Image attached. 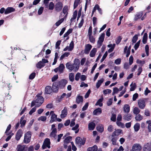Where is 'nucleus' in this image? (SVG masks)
I'll return each instance as SVG.
<instances>
[{"label":"nucleus","instance_id":"nucleus-1","mask_svg":"<svg viewBox=\"0 0 151 151\" xmlns=\"http://www.w3.org/2000/svg\"><path fill=\"white\" fill-rule=\"evenodd\" d=\"M80 63L79 60L78 59H75L73 64L68 63L66 65V67L71 71L74 70L76 72L79 69Z\"/></svg>","mask_w":151,"mask_h":151},{"label":"nucleus","instance_id":"nucleus-2","mask_svg":"<svg viewBox=\"0 0 151 151\" xmlns=\"http://www.w3.org/2000/svg\"><path fill=\"white\" fill-rule=\"evenodd\" d=\"M67 83L66 80L63 79L60 81H57L53 83L52 86V88L54 91L56 92L59 88H64Z\"/></svg>","mask_w":151,"mask_h":151},{"label":"nucleus","instance_id":"nucleus-3","mask_svg":"<svg viewBox=\"0 0 151 151\" xmlns=\"http://www.w3.org/2000/svg\"><path fill=\"white\" fill-rule=\"evenodd\" d=\"M147 101V99H141L137 101L139 107L141 109L145 108L146 105V102Z\"/></svg>","mask_w":151,"mask_h":151},{"label":"nucleus","instance_id":"nucleus-4","mask_svg":"<svg viewBox=\"0 0 151 151\" xmlns=\"http://www.w3.org/2000/svg\"><path fill=\"white\" fill-rule=\"evenodd\" d=\"M32 135L31 132L29 131L27 132L25 134L24 142L26 144H27L30 142Z\"/></svg>","mask_w":151,"mask_h":151},{"label":"nucleus","instance_id":"nucleus-5","mask_svg":"<svg viewBox=\"0 0 151 151\" xmlns=\"http://www.w3.org/2000/svg\"><path fill=\"white\" fill-rule=\"evenodd\" d=\"M50 139L47 138L44 141L42 148L43 149H45L47 147L50 148Z\"/></svg>","mask_w":151,"mask_h":151},{"label":"nucleus","instance_id":"nucleus-6","mask_svg":"<svg viewBox=\"0 0 151 151\" xmlns=\"http://www.w3.org/2000/svg\"><path fill=\"white\" fill-rule=\"evenodd\" d=\"M76 143L79 146H81L84 144L86 139L85 138L82 139L80 137H77L76 138Z\"/></svg>","mask_w":151,"mask_h":151},{"label":"nucleus","instance_id":"nucleus-7","mask_svg":"<svg viewBox=\"0 0 151 151\" xmlns=\"http://www.w3.org/2000/svg\"><path fill=\"white\" fill-rule=\"evenodd\" d=\"M36 96L37 98L36 100V102L37 103H38V104H37L36 106L37 107H38L42 104L44 99L42 96H40L39 95H37Z\"/></svg>","mask_w":151,"mask_h":151},{"label":"nucleus","instance_id":"nucleus-8","mask_svg":"<svg viewBox=\"0 0 151 151\" xmlns=\"http://www.w3.org/2000/svg\"><path fill=\"white\" fill-rule=\"evenodd\" d=\"M142 149V147L139 144H134L132 147V151H140Z\"/></svg>","mask_w":151,"mask_h":151},{"label":"nucleus","instance_id":"nucleus-9","mask_svg":"<svg viewBox=\"0 0 151 151\" xmlns=\"http://www.w3.org/2000/svg\"><path fill=\"white\" fill-rule=\"evenodd\" d=\"M104 36L105 34L102 33L99 37L97 42V45L99 48L102 45V42L104 40Z\"/></svg>","mask_w":151,"mask_h":151},{"label":"nucleus","instance_id":"nucleus-10","mask_svg":"<svg viewBox=\"0 0 151 151\" xmlns=\"http://www.w3.org/2000/svg\"><path fill=\"white\" fill-rule=\"evenodd\" d=\"M63 7V4L60 2H58L55 5V10L58 12L60 11Z\"/></svg>","mask_w":151,"mask_h":151},{"label":"nucleus","instance_id":"nucleus-11","mask_svg":"<svg viewBox=\"0 0 151 151\" xmlns=\"http://www.w3.org/2000/svg\"><path fill=\"white\" fill-rule=\"evenodd\" d=\"M92 46L91 45L88 44L86 45L85 46V49L84 50V53L85 54H88L89 53L90 50L92 48Z\"/></svg>","mask_w":151,"mask_h":151},{"label":"nucleus","instance_id":"nucleus-12","mask_svg":"<svg viewBox=\"0 0 151 151\" xmlns=\"http://www.w3.org/2000/svg\"><path fill=\"white\" fill-rule=\"evenodd\" d=\"M67 114V108L64 107V109L62 111L61 114H60V117L63 118L65 117Z\"/></svg>","mask_w":151,"mask_h":151},{"label":"nucleus","instance_id":"nucleus-13","mask_svg":"<svg viewBox=\"0 0 151 151\" xmlns=\"http://www.w3.org/2000/svg\"><path fill=\"white\" fill-rule=\"evenodd\" d=\"M22 132L21 130H19L17 132L16 136V139L18 141L19 140L20 138L22 137Z\"/></svg>","mask_w":151,"mask_h":151},{"label":"nucleus","instance_id":"nucleus-14","mask_svg":"<svg viewBox=\"0 0 151 151\" xmlns=\"http://www.w3.org/2000/svg\"><path fill=\"white\" fill-rule=\"evenodd\" d=\"M122 132V130L121 129H115V131L113 132L112 134V136H118L121 134Z\"/></svg>","mask_w":151,"mask_h":151},{"label":"nucleus","instance_id":"nucleus-15","mask_svg":"<svg viewBox=\"0 0 151 151\" xmlns=\"http://www.w3.org/2000/svg\"><path fill=\"white\" fill-rule=\"evenodd\" d=\"M15 11V9L12 7H9L6 9L4 13L5 14H7Z\"/></svg>","mask_w":151,"mask_h":151},{"label":"nucleus","instance_id":"nucleus-16","mask_svg":"<svg viewBox=\"0 0 151 151\" xmlns=\"http://www.w3.org/2000/svg\"><path fill=\"white\" fill-rule=\"evenodd\" d=\"M50 114L51 115L50 121L53 122L55 121L57 118V115L54 114V112L52 111H51Z\"/></svg>","mask_w":151,"mask_h":151},{"label":"nucleus","instance_id":"nucleus-17","mask_svg":"<svg viewBox=\"0 0 151 151\" xmlns=\"http://www.w3.org/2000/svg\"><path fill=\"white\" fill-rule=\"evenodd\" d=\"M52 90L53 91V89L52 90L51 87L49 86H47L45 88V93L47 94H50L52 92Z\"/></svg>","mask_w":151,"mask_h":151},{"label":"nucleus","instance_id":"nucleus-18","mask_svg":"<svg viewBox=\"0 0 151 151\" xmlns=\"http://www.w3.org/2000/svg\"><path fill=\"white\" fill-rule=\"evenodd\" d=\"M95 127V124L93 122L89 123L88 125V129L90 130H93Z\"/></svg>","mask_w":151,"mask_h":151},{"label":"nucleus","instance_id":"nucleus-19","mask_svg":"<svg viewBox=\"0 0 151 151\" xmlns=\"http://www.w3.org/2000/svg\"><path fill=\"white\" fill-rule=\"evenodd\" d=\"M123 110L124 112L128 113L130 111V106L128 104L124 105L123 107Z\"/></svg>","mask_w":151,"mask_h":151},{"label":"nucleus","instance_id":"nucleus-20","mask_svg":"<svg viewBox=\"0 0 151 151\" xmlns=\"http://www.w3.org/2000/svg\"><path fill=\"white\" fill-rule=\"evenodd\" d=\"M132 114H125L123 116V119L124 120L129 121L132 118Z\"/></svg>","mask_w":151,"mask_h":151},{"label":"nucleus","instance_id":"nucleus-21","mask_svg":"<svg viewBox=\"0 0 151 151\" xmlns=\"http://www.w3.org/2000/svg\"><path fill=\"white\" fill-rule=\"evenodd\" d=\"M76 101L78 104L82 103L83 101V97L82 96L78 95L76 97Z\"/></svg>","mask_w":151,"mask_h":151},{"label":"nucleus","instance_id":"nucleus-22","mask_svg":"<svg viewBox=\"0 0 151 151\" xmlns=\"http://www.w3.org/2000/svg\"><path fill=\"white\" fill-rule=\"evenodd\" d=\"M102 112V110L100 108H99L93 111V114L94 115H97L100 114Z\"/></svg>","mask_w":151,"mask_h":151},{"label":"nucleus","instance_id":"nucleus-23","mask_svg":"<svg viewBox=\"0 0 151 151\" xmlns=\"http://www.w3.org/2000/svg\"><path fill=\"white\" fill-rule=\"evenodd\" d=\"M57 129L56 128L53 129L50 134V136L51 137L55 138L56 135Z\"/></svg>","mask_w":151,"mask_h":151},{"label":"nucleus","instance_id":"nucleus-24","mask_svg":"<svg viewBox=\"0 0 151 151\" xmlns=\"http://www.w3.org/2000/svg\"><path fill=\"white\" fill-rule=\"evenodd\" d=\"M142 13H138L135 15L134 18V20L135 21H137L140 19L142 16Z\"/></svg>","mask_w":151,"mask_h":151},{"label":"nucleus","instance_id":"nucleus-25","mask_svg":"<svg viewBox=\"0 0 151 151\" xmlns=\"http://www.w3.org/2000/svg\"><path fill=\"white\" fill-rule=\"evenodd\" d=\"M96 51V48L93 49L90 52V56L91 57H94L95 55Z\"/></svg>","mask_w":151,"mask_h":151},{"label":"nucleus","instance_id":"nucleus-26","mask_svg":"<svg viewBox=\"0 0 151 151\" xmlns=\"http://www.w3.org/2000/svg\"><path fill=\"white\" fill-rule=\"evenodd\" d=\"M147 34L146 33H144L142 38V42L143 44H145L147 42Z\"/></svg>","mask_w":151,"mask_h":151},{"label":"nucleus","instance_id":"nucleus-27","mask_svg":"<svg viewBox=\"0 0 151 151\" xmlns=\"http://www.w3.org/2000/svg\"><path fill=\"white\" fill-rule=\"evenodd\" d=\"M103 100V98L102 97L99 99L98 101L96 102L95 104L96 106L99 105L100 106H102L103 105V104L102 102Z\"/></svg>","mask_w":151,"mask_h":151},{"label":"nucleus","instance_id":"nucleus-28","mask_svg":"<svg viewBox=\"0 0 151 151\" xmlns=\"http://www.w3.org/2000/svg\"><path fill=\"white\" fill-rule=\"evenodd\" d=\"M58 68L60 73H62L63 72V70L65 68V66L63 64H61Z\"/></svg>","mask_w":151,"mask_h":151},{"label":"nucleus","instance_id":"nucleus-29","mask_svg":"<svg viewBox=\"0 0 151 151\" xmlns=\"http://www.w3.org/2000/svg\"><path fill=\"white\" fill-rule=\"evenodd\" d=\"M44 65H45L41 61H40L38 62L36 65L37 67L40 69L44 67Z\"/></svg>","mask_w":151,"mask_h":151},{"label":"nucleus","instance_id":"nucleus-30","mask_svg":"<svg viewBox=\"0 0 151 151\" xmlns=\"http://www.w3.org/2000/svg\"><path fill=\"white\" fill-rule=\"evenodd\" d=\"M104 81V79L103 78H101L98 81L96 85V87L97 88L99 87L101 83L103 82Z\"/></svg>","mask_w":151,"mask_h":151},{"label":"nucleus","instance_id":"nucleus-31","mask_svg":"<svg viewBox=\"0 0 151 151\" xmlns=\"http://www.w3.org/2000/svg\"><path fill=\"white\" fill-rule=\"evenodd\" d=\"M98 148L96 145H94L93 147H89L88 149V151H96Z\"/></svg>","mask_w":151,"mask_h":151},{"label":"nucleus","instance_id":"nucleus-32","mask_svg":"<svg viewBox=\"0 0 151 151\" xmlns=\"http://www.w3.org/2000/svg\"><path fill=\"white\" fill-rule=\"evenodd\" d=\"M140 110L137 107H135L133 110V112L134 114L137 115L140 112Z\"/></svg>","mask_w":151,"mask_h":151},{"label":"nucleus","instance_id":"nucleus-33","mask_svg":"<svg viewBox=\"0 0 151 151\" xmlns=\"http://www.w3.org/2000/svg\"><path fill=\"white\" fill-rule=\"evenodd\" d=\"M70 53L69 52H65L62 55L60 58V60H63L65 57H68L70 55Z\"/></svg>","mask_w":151,"mask_h":151},{"label":"nucleus","instance_id":"nucleus-34","mask_svg":"<svg viewBox=\"0 0 151 151\" xmlns=\"http://www.w3.org/2000/svg\"><path fill=\"white\" fill-rule=\"evenodd\" d=\"M79 127V125L78 124H77L75 127L72 128V130H75V133H77L78 132L79 130L78 129Z\"/></svg>","mask_w":151,"mask_h":151},{"label":"nucleus","instance_id":"nucleus-35","mask_svg":"<svg viewBox=\"0 0 151 151\" xmlns=\"http://www.w3.org/2000/svg\"><path fill=\"white\" fill-rule=\"evenodd\" d=\"M96 129L97 131L101 132H102L104 131V128L102 125H99L96 127Z\"/></svg>","mask_w":151,"mask_h":151},{"label":"nucleus","instance_id":"nucleus-36","mask_svg":"<svg viewBox=\"0 0 151 151\" xmlns=\"http://www.w3.org/2000/svg\"><path fill=\"white\" fill-rule=\"evenodd\" d=\"M17 151H23L24 149V145H19L17 147Z\"/></svg>","mask_w":151,"mask_h":151},{"label":"nucleus","instance_id":"nucleus-37","mask_svg":"<svg viewBox=\"0 0 151 151\" xmlns=\"http://www.w3.org/2000/svg\"><path fill=\"white\" fill-rule=\"evenodd\" d=\"M140 128V124L138 123H136L134 126V129L136 132L138 131Z\"/></svg>","mask_w":151,"mask_h":151},{"label":"nucleus","instance_id":"nucleus-38","mask_svg":"<svg viewBox=\"0 0 151 151\" xmlns=\"http://www.w3.org/2000/svg\"><path fill=\"white\" fill-rule=\"evenodd\" d=\"M130 86L131 87L130 88V91H132L135 89L136 86L135 83L132 82L130 85Z\"/></svg>","mask_w":151,"mask_h":151},{"label":"nucleus","instance_id":"nucleus-39","mask_svg":"<svg viewBox=\"0 0 151 151\" xmlns=\"http://www.w3.org/2000/svg\"><path fill=\"white\" fill-rule=\"evenodd\" d=\"M135 119L137 121H139L142 119V116L139 114L136 115Z\"/></svg>","mask_w":151,"mask_h":151},{"label":"nucleus","instance_id":"nucleus-40","mask_svg":"<svg viewBox=\"0 0 151 151\" xmlns=\"http://www.w3.org/2000/svg\"><path fill=\"white\" fill-rule=\"evenodd\" d=\"M74 74L73 73H70L69 74V79L70 80L73 82L74 80Z\"/></svg>","mask_w":151,"mask_h":151},{"label":"nucleus","instance_id":"nucleus-41","mask_svg":"<svg viewBox=\"0 0 151 151\" xmlns=\"http://www.w3.org/2000/svg\"><path fill=\"white\" fill-rule=\"evenodd\" d=\"M112 138L111 139V141L112 142V143L113 145H116V141L117 140V137L113 136H112Z\"/></svg>","mask_w":151,"mask_h":151},{"label":"nucleus","instance_id":"nucleus-42","mask_svg":"<svg viewBox=\"0 0 151 151\" xmlns=\"http://www.w3.org/2000/svg\"><path fill=\"white\" fill-rule=\"evenodd\" d=\"M72 137L70 136L67 137L64 140V142L67 144L69 143L71 140Z\"/></svg>","mask_w":151,"mask_h":151},{"label":"nucleus","instance_id":"nucleus-43","mask_svg":"<svg viewBox=\"0 0 151 151\" xmlns=\"http://www.w3.org/2000/svg\"><path fill=\"white\" fill-rule=\"evenodd\" d=\"M89 39L92 43H94L95 42V38L92 35L88 36Z\"/></svg>","mask_w":151,"mask_h":151},{"label":"nucleus","instance_id":"nucleus-44","mask_svg":"<svg viewBox=\"0 0 151 151\" xmlns=\"http://www.w3.org/2000/svg\"><path fill=\"white\" fill-rule=\"evenodd\" d=\"M146 123L148 124V128L149 131L151 132V121L149 120L147 121Z\"/></svg>","mask_w":151,"mask_h":151},{"label":"nucleus","instance_id":"nucleus-45","mask_svg":"<svg viewBox=\"0 0 151 151\" xmlns=\"http://www.w3.org/2000/svg\"><path fill=\"white\" fill-rule=\"evenodd\" d=\"M64 18H61L60 20L57 22L56 23L55 25L57 26H59L62 23L64 20Z\"/></svg>","mask_w":151,"mask_h":151},{"label":"nucleus","instance_id":"nucleus-46","mask_svg":"<svg viewBox=\"0 0 151 151\" xmlns=\"http://www.w3.org/2000/svg\"><path fill=\"white\" fill-rule=\"evenodd\" d=\"M63 13L64 14H66V15H65L64 17V18H66L67 17V11H68V8L66 7H64L63 9Z\"/></svg>","mask_w":151,"mask_h":151},{"label":"nucleus","instance_id":"nucleus-47","mask_svg":"<svg viewBox=\"0 0 151 151\" xmlns=\"http://www.w3.org/2000/svg\"><path fill=\"white\" fill-rule=\"evenodd\" d=\"M47 119V117L45 116H41L38 119V121H41L43 122L45 121Z\"/></svg>","mask_w":151,"mask_h":151},{"label":"nucleus","instance_id":"nucleus-48","mask_svg":"<svg viewBox=\"0 0 151 151\" xmlns=\"http://www.w3.org/2000/svg\"><path fill=\"white\" fill-rule=\"evenodd\" d=\"M144 151H151V147L147 145L145 146L143 149Z\"/></svg>","mask_w":151,"mask_h":151},{"label":"nucleus","instance_id":"nucleus-49","mask_svg":"<svg viewBox=\"0 0 151 151\" xmlns=\"http://www.w3.org/2000/svg\"><path fill=\"white\" fill-rule=\"evenodd\" d=\"M77 11H75V12L73 13V17L72 18H71L70 20L72 21V20H73L74 19H75L77 17Z\"/></svg>","mask_w":151,"mask_h":151},{"label":"nucleus","instance_id":"nucleus-50","mask_svg":"<svg viewBox=\"0 0 151 151\" xmlns=\"http://www.w3.org/2000/svg\"><path fill=\"white\" fill-rule=\"evenodd\" d=\"M54 7V3L51 2L50 3L49 5V9L50 10H52L53 9Z\"/></svg>","mask_w":151,"mask_h":151},{"label":"nucleus","instance_id":"nucleus-51","mask_svg":"<svg viewBox=\"0 0 151 151\" xmlns=\"http://www.w3.org/2000/svg\"><path fill=\"white\" fill-rule=\"evenodd\" d=\"M138 39V36L137 35H135L133 37L132 41V42L134 43L136 42L137 40Z\"/></svg>","mask_w":151,"mask_h":151},{"label":"nucleus","instance_id":"nucleus-52","mask_svg":"<svg viewBox=\"0 0 151 151\" xmlns=\"http://www.w3.org/2000/svg\"><path fill=\"white\" fill-rule=\"evenodd\" d=\"M81 74L79 73H77L76 75L75 79L76 80L78 81L79 80V78H80Z\"/></svg>","mask_w":151,"mask_h":151},{"label":"nucleus","instance_id":"nucleus-53","mask_svg":"<svg viewBox=\"0 0 151 151\" xmlns=\"http://www.w3.org/2000/svg\"><path fill=\"white\" fill-rule=\"evenodd\" d=\"M114 129V127L111 125H109L107 128V130L109 132H111L113 131Z\"/></svg>","mask_w":151,"mask_h":151},{"label":"nucleus","instance_id":"nucleus-54","mask_svg":"<svg viewBox=\"0 0 151 151\" xmlns=\"http://www.w3.org/2000/svg\"><path fill=\"white\" fill-rule=\"evenodd\" d=\"M69 47H70L69 51H71L73 50L74 47V43L73 41L71 42Z\"/></svg>","mask_w":151,"mask_h":151},{"label":"nucleus","instance_id":"nucleus-55","mask_svg":"<svg viewBox=\"0 0 151 151\" xmlns=\"http://www.w3.org/2000/svg\"><path fill=\"white\" fill-rule=\"evenodd\" d=\"M145 52L147 56H148L149 55V47L148 45H146L145 47Z\"/></svg>","mask_w":151,"mask_h":151},{"label":"nucleus","instance_id":"nucleus-56","mask_svg":"<svg viewBox=\"0 0 151 151\" xmlns=\"http://www.w3.org/2000/svg\"><path fill=\"white\" fill-rule=\"evenodd\" d=\"M140 42L141 40H140L134 46V48L135 50H137L139 47Z\"/></svg>","mask_w":151,"mask_h":151},{"label":"nucleus","instance_id":"nucleus-57","mask_svg":"<svg viewBox=\"0 0 151 151\" xmlns=\"http://www.w3.org/2000/svg\"><path fill=\"white\" fill-rule=\"evenodd\" d=\"M108 55V53L107 52V51H106L103 55L102 59L101 60V62H102L106 58V57L107 55Z\"/></svg>","mask_w":151,"mask_h":151},{"label":"nucleus","instance_id":"nucleus-58","mask_svg":"<svg viewBox=\"0 0 151 151\" xmlns=\"http://www.w3.org/2000/svg\"><path fill=\"white\" fill-rule=\"evenodd\" d=\"M80 1V0H76L75 1L74 4V9H75L78 6Z\"/></svg>","mask_w":151,"mask_h":151},{"label":"nucleus","instance_id":"nucleus-59","mask_svg":"<svg viewBox=\"0 0 151 151\" xmlns=\"http://www.w3.org/2000/svg\"><path fill=\"white\" fill-rule=\"evenodd\" d=\"M119 89L117 87H115L113 88V92L112 93L113 95L114 94L117 93L119 91Z\"/></svg>","mask_w":151,"mask_h":151},{"label":"nucleus","instance_id":"nucleus-60","mask_svg":"<svg viewBox=\"0 0 151 151\" xmlns=\"http://www.w3.org/2000/svg\"><path fill=\"white\" fill-rule=\"evenodd\" d=\"M133 58L132 56H131L129 59V65H131L133 63Z\"/></svg>","mask_w":151,"mask_h":151},{"label":"nucleus","instance_id":"nucleus-61","mask_svg":"<svg viewBox=\"0 0 151 151\" xmlns=\"http://www.w3.org/2000/svg\"><path fill=\"white\" fill-rule=\"evenodd\" d=\"M111 92V90L109 89H107L104 90L103 93L105 94L110 93Z\"/></svg>","mask_w":151,"mask_h":151},{"label":"nucleus","instance_id":"nucleus-62","mask_svg":"<svg viewBox=\"0 0 151 151\" xmlns=\"http://www.w3.org/2000/svg\"><path fill=\"white\" fill-rule=\"evenodd\" d=\"M88 34V36L92 35V27L91 26L89 27Z\"/></svg>","mask_w":151,"mask_h":151},{"label":"nucleus","instance_id":"nucleus-63","mask_svg":"<svg viewBox=\"0 0 151 151\" xmlns=\"http://www.w3.org/2000/svg\"><path fill=\"white\" fill-rule=\"evenodd\" d=\"M35 76V73H32L29 76V78L30 79H33Z\"/></svg>","mask_w":151,"mask_h":151},{"label":"nucleus","instance_id":"nucleus-64","mask_svg":"<svg viewBox=\"0 0 151 151\" xmlns=\"http://www.w3.org/2000/svg\"><path fill=\"white\" fill-rule=\"evenodd\" d=\"M43 9L44 8L42 7H41L40 8L38 12V14L40 15L42 14L43 12Z\"/></svg>","mask_w":151,"mask_h":151}]
</instances>
